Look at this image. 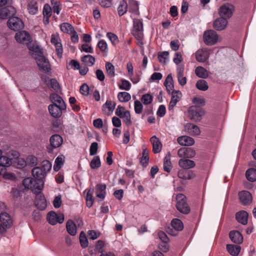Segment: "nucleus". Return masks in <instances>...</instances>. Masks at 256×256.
Wrapping results in <instances>:
<instances>
[{
    "label": "nucleus",
    "mask_w": 256,
    "mask_h": 256,
    "mask_svg": "<svg viewBox=\"0 0 256 256\" xmlns=\"http://www.w3.org/2000/svg\"><path fill=\"white\" fill-rule=\"evenodd\" d=\"M106 37L111 42L113 45H116L118 42V39L117 36L112 32H108Z\"/></svg>",
    "instance_id": "e2e57ef3"
},
{
    "label": "nucleus",
    "mask_w": 256,
    "mask_h": 256,
    "mask_svg": "<svg viewBox=\"0 0 256 256\" xmlns=\"http://www.w3.org/2000/svg\"><path fill=\"white\" fill-rule=\"evenodd\" d=\"M24 187L28 190H32L35 194H39L44 188V182L36 180L35 178L28 177L22 181Z\"/></svg>",
    "instance_id": "7ed1b4c3"
},
{
    "label": "nucleus",
    "mask_w": 256,
    "mask_h": 256,
    "mask_svg": "<svg viewBox=\"0 0 256 256\" xmlns=\"http://www.w3.org/2000/svg\"><path fill=\"white\" fill-rule=\"evenodd\" d=\"M171 155L170 153H168L164 159V169L165 172H170L172 166L170 161Z\"/></svg>",
    "instance_id": "e433bc0d"
},
{
    "label": "nucleus",
    "mask_w": 256,
    "mask_h": 256,
    "mask_svg": "<svg viewBox=\"0 0 256 256\" xmlns=\"http://www.w3.org/2000/svg\"><path fill=\"white\" fill-rule=\"evenodd\" d=\"M228 23V20L226 18L220 17L214 21L213 26L216 30H222L226 28Z\"/></svg>",
    "instance_id": "aec40b11"
},
{
    "label": "nucleus",
    "mask_w": 256,
    "mask_h": 256,
    "mask_svg": "<svg viewBox=\"0 0 256 256\" xmlns=\"http://www.w3.org/2000/svg\"><path fill=\"white\" fill-rule=\"evenodd\" d=\"M16 12L15 8L12 6H8L0 9V20H4L10 14Z\"/></svg>",
    "instance_id": "4be33fe9"
},
{
    "label": "nucleus",
    "mask_w": 256,
    "mask_h": 256,
    "mask_svg": "<svg viewBox=\"0 0 256 256\" xmlns=\"http://www.w3.org/2000/svg\"><path fill=\"white\" fill-rule=\"evenodd\" d=\"M66 230L72 236H75L76 234V228L75 224L72 220L66 222Z\"/></svg>",
    "instance_id": "58836bf2"
},
{
    "label": "nucleus",
    "mask_w": 256,
    "mask_h": 256,
    "mask_svg": "<svg viewBox=\"0 0 256 256\" xmlns=\"http://www.w3.org/2000/svg\"><path fill=\"white\" fill-rule=\"evenodd\" d=\"M128 4L126 0H122L120 2L118 8V14L120 16L124 15L127 11Z\"/></svg>",
    "instance_id": "a18cd8bd"
},
{
    "label": "nucleus",
    "mask_w": 256,
    "mask_h": 256,
    "mask_svg": "<svg viewBox=\"0 0 256 256\" xmlns=\"http://www.w3.org/2000/svg\"><path fill=\"white\" fill-rule=\"evenodd\" d=\"M172 227L176 230L180 231L184 228V224L178 218H174L172 220Z\"/></svg>",
    "instance_id": "37998d69"
},
{
    "label": "nucleus",
    "mask_w": 256,
    "mask_h": 256,
    "mask_svg": "<svg viewBox=\"0 0 256 256\" xmlns=\"http://www.w3.org/2000/svg\"><path fill=\"white\" fill-rule=\"evenodd\" d=\"M152 146V151L154 154L159 153L162 148V144L160 140L156 136H153L150 138Z\"/></svg>",
    "instance_id": "bb28decb"
},
{
    "label": "nucleus",
    "mask_w": 256,
    "mask_h": 256,
    "mask_svg": "<svg viewBox=\"0 0 256 256\" xmlns=\"http://www.w3.org/2000/svg\"><path fill=\"white\" fill-rule=\"evenodd\" d=\"M52 8L48 4H45L44 6L43 14L44 18L46 17L48 18H50L52 14Z\"/></svg>",
    "instance_id": "69168bd1"
},
{
    "label": "nucleus",
    "mask_w": 256,
    "mask_h": 256,
    "mask_svg": "<svg viewBox=\"0 0 256 256\" xmlns=\"http://www.w3.org/2000/svg\"><path fill=\"white\" fill-rule=\"evenodd\" d=\"M234 10V6L230 4H224L219 9V14L222 16L230 18Z\"/></svg>",
    "instance_id": "9b49d317"
},
{
    "label": "nucleus",
    "mask_w": 256,
    "mask_h": 256,
    "mask_svg": "<svg viewBox=\"0 0 256 256\" xmlns=\"http://www.w3.org/2000/svg\"><path fill=\"white\" fill-rule=\"evenodd\" d=\"M12 164L11 160L6 156H0V164L4 168L10 166Z\"/></svg>",
    "instance_id": "13d9d810"
},
{
    "label": "nucleus",
    "mask_w": 256,
    "mask_h": 256,
    "mask_svg": "<svg viewBox=\"0 0 256 256\" xmlns=\"http://www.w3.org/2000/svg\"><path fill=\"white\" fill-rule=\"evenodd\" d=\"M182 96V94L180 90H173L172 92V99L169 104L168 110H171L176 106Z\"/></svg>",
    "instance_id": "f3484780"
},
{
    "label": "nucleus",
    "mask_w": 256,
    "mask_h": 256,
    "mask_svg": "<svg viewBox=\"0 0 256 256\" xmlns=\"http://www.w3.org/2000/svg\"><path fill=\"white\" fill-rule=\"evenodd\" d=\"M50 82L48 86L52 88L54 90L58 91L60 89V86L58 81L56 79L52 78L50 79Z\"/></svg>",
    "instance_id": "338daca9"
},
{
    "label": "nucleus",
    "mask_w": 256,
    "mask_h": 256,
    "mask_svg": "<svg viewBox=\"0 0 256 256\" xmlns=\"http://www.w3.org/2000/svg\"><path fill=\"white\" fill-rule=\"evenodd\" d=\"M8 26L10 29L14 31L18 30L24 27L22 20L16 16L10 18L8 20Z\"/></svg>",
    "instance_id": "1a4fd4ad"
},
{
    "label": "nucleus",
    "mask_w": 256,
    "mask_h": 256,
    "mask_svg": "<svg viewBox=\"0 0 256 256\" xmlns=\"http://www.w3.org/2000/svg\"><path fill=\"white\" fill-rule=\"evenodd\" d=\"M123 120V122L128 126H129L132 124V122L131 120L130 112L128 110H126L123 114L122 116L120 117Z\"/></svg>",
    "instance_id": "864d4df0"
},
{
    "label": "nucleus",
    "mask_w": 256,
    "mask_h": 256,
    "mask_svg": "<svg viewBox=\"0 0 256 256\" xmlns=\"http://www.w3.org/2000/svg\"><path fill=\"white\" fill-rule=\"evenodd\" d=\"M52 164L50 161L48 160H43L38 166H36L32 168V176L34 178L40 182H44L43 180L45 178L47 174L52 169Z\"/></svg>",
    "instance_id": "f257e3e1"
},
{
    "label": "nucleus",
    "mask_w": 256,
    "mask_h": 256,
    "mask_svg": "<svg viewBox=\"0 0 256 256\" xmlns=\"http://www.w3.org/2000/svg\"><path fill=\"white\" fill-rule=\"evenodd\" d=\"M143 106L142 104L139 100L134 102V111L136 114H140L142 112Z\"/></svg>",
    "instance_id": "774afa93"
},
{
    "label": "nucleus",
    "mask_w": 256,
    "mask_h": 256,
    "mask_svg": "<svg viewBox=\"0 0 256 256\" xmlns=\"http://www.w3.org/2000/svg\"><path fill=\"white\" fill-rule=\"evenodd\" d=\"M229 236L231 240L236 244H241L243 241V236L241 233L237 230H233L230 232Z\"/></svg>",
    "instance_id": "c85d7f7f"
},
{
    "label": "nucleus",
    "mask_w": 256,
    "mask_h": 256,
    "mask_svg": "<svg viewBox=\"0 0 256 256\" xmlns=\"http://www.w3.org/2000/svg\"><path fill=\"white\" fill-rule=\"evenodd\" d=\"M118 86L120 90H128L131 88V84L128 80L122 79L119 83Z\"/></svg>",
    "instance_id": "4d7b16f0"
},
{
    "label": "nucleus",
    "mask_w": 256,
    "mask_h": 256,
    "mask_svg": "<svg viewBox=\"0 0 256 256\" xmlns=\"http://www.w3.org/2000/svg\"><path fill=\"white\" fill-rule=\"evenodd\" d=\"M132 34L136 38L137 44L142 47L144 45V28L142 20L134 19Z\"/></svg>",
    "instance_id": "f03ea898"
},
{
    "label": "nucleus",
    "mask_w": 256,
    "mask_h": 256,
    "mask_svg": "<svg viewBox=\"0 0 256 256\" xmlns=\"http://www.w3.org/2000/svg\"><path fill=\"white\" fill-rule=\"evenodd\" d=\"M179 166L185 170L190 169L196 166L194 160L189 159L180 158L178 162Z\"/></svg>",
    "instance_id": "cd10ccee"
},
{
    "label": "nucleus",
    "mask_w": 256,
    "mask_h": 256,
    "mask_svg": "<svg viewBox=\"0 0 256 256\" xmlns=\"http://www.w3.org/2000/svg\"><path fill=\"white\" fill-rule=\"evenodd\" d=\"M30 54L36 60L44 56L39 46L34 44H30L28 46Z\"/></svg>",
    "instance_id": "f8f14e48"
},
{
    "label": "nucleus",
    "mask_w": 256,
    "mask_h": 256,
    "mask_svg": "<svg viewBox=\"0 0 256 256\" xmlns=\"http://www.w3.org/2000/svg\"><path fill=\"white\" fill-rule=\"evenodd\" d=\"M35 204L36 206L41 210L45 209L46 206V200L43 196H38L36 199Z\"/></svg>",
    "instance_id": "c9c22d12"
},
{
    "label": "nucleus",
    "mask_w": 256,
    "mask_h": 256,
    "mask_svg": "<svg viewBox=\"0 0 256 256\" xmlns=\"http://www.w3.org/2000/svg\"><path fill=\"white\" fill-rule=\"evenodd\" d=\"M219 40L218 34L213 30H208L204 34V41L206 45L212 46Z\"/></svg>",
    "instance_id": "423d86ee"
},
{
    "label": "nucleus",
    "mask_w": 256,
    "mask_h": 256,
    "mask_svg": "<svg viewBox=\"0 0 256 256\" xmlns=\"http://www.w3.org/2000/svg\"><path fill=\"white\" fill-rule=\"evenodd\" d=\"M116 106L114 102L107 100L102 106V110L107 116H110L115 109Z\"/></svg>",
    "instance_id": "412c9836"
},
{
    "label": "nucleus",
    "mask_w": 256,
    "mask_h": 256,
    "mask_svg": "<svg viewBox=\"0 0 256 256\" xmlns=\"http://www.w3.org/2000/svg\"><path fill=\"white\" fill-rule=\"evenodd\" d=\"M65 160V157L63 155L58 156L55 160L54 164V170L56 172H58L62 168V166L64 164Z\"/></svg>",
    "instance_id": "72a5a7b5"
},
{
    "label": "nucleus",
    "mask_w": 256,
    "mask_h": 256,
    "mask_svg": "<svg viewBox=\"0 0 256 256\" xmlns=\"http://www.w3.org/2000/svg\"><path fill=\"white\" fill-rule=\"evenodd\" d=\"M167 90L170 92L174 88L173 79L172 74H168L164 82Z\"/></svg>",
    "instance_id": "de8ad7c7"
},
{
    "label": "nucleus",
    "mask_w": 256,
    "mask_h": 256,
    "mask_svg": "<svg viewBox=\"0 0 256 256\" xmlns=\"http://www.w3.org/2000/svg\"><path fill=\"white\" fill-rule=\"evenodd\" d=\"M106 68L107 74L110 77L114 76L115 68L114 66L109 62L106 64Z\"/></svg>",
    "instance_id": "5fc2aeb1"
},
{
    "label": "nucleus",
    "mask_w": 256,
    "mask_h": 256,
    "mask_svg": "<svg viewBox=\"0 0 256 256\" xmlns=\"http://www.w3.org/2000/svg\"><path fill=\"white\" fill-rule=\"evenodd\" d=\"M50 146L52 148H56L60 147L63 143L62 138L58 134H54L50 138Z\"/></svg>",
    "instance_id": "dca6fc26"
},
{
    "label": "nucleus",
    "mask_w": 256,
    "mask_h": 256,
    "mask_svg": "<svg viewBox=\"0 0 256 256\" xmlns=\"http://www.w3.org/2000/svg\"><path fill=\"white\" fill-rule=\"evenodd\" d=\"M169 53L168 52H163L158 56L160 62L162 64H166L168 61Z\"/></svg>",
    "instance_id": "bf43d9fd"
},
{
    "label": "nucleus",
    "mask_w": 256,
    "mask_h": 256,
    "mask_svg": "<svg viewBox=\"0 0 256 256\" xmlns=\"http://www.w3.org/2000/svg\"><path fill=\"white\" fill-rule=\"evenodd\" d=\"M184 129L188 134L192 136H198L200 133L199 127L193 124L188 123L186 124Z\"/></svg>",
    "instance_id": "b1692460"
},
{
    "label": "nucleus",
    "mask_w": 256,
    "mask_h": 256,
    "mask_svg": "<svg viewBox=\"0 0 256 256\" xmlns=\"http://www.w3.org/2000/svg\"><path fill=\"white\" fill-rule=\"evenodd\" d=\"M15 38L18 42L24 44H28L31 39L30 34L26 31L17 32Z\"/></svg>",
    "instance_id": "4468645a"
},
{
    "label": "nucleus",
    "mask_w": 256,
    "mask_h": 256,
    "mask_svg": "<svg viewBox=\"0 0 256 256\" xmlns=\"http://www.w3.org/2000/svg\"><path fill=\"white\" fill-rule=\"evenodd\" d=\"M148 154V150L146 148L143 149L142 156L140 160L142 165L146 166L148 164L149 160Z\"/></svg>",
    "instance_id": "6e6d98bb"
},
{
    "label": "nucleus",
    "mask_w": 256,
    "mask_h": 256,
    "mask_svg": "<svg viewBox=\"0 0 256 256\" xmlns=\"http://www.w3.org/2000/svg\"><path fill=\"white\" fill-rule=\"evenodd\" d=\"M152 96L150 94H145L142 97V101L144 104H150L152 101Z\"/></svg>",
    "instance_id": "0e129e2a"
},
{
    "label": "nucleus",
    "mask_w": 256,
    "mask_h": 256,
    "mask_svg": "<svg viewBox=\"0 0 256 256\" xmlns=\"http://www.w3.org/2000/svg\"><path fill=\"white\" fill-rule=\"evenodd\" d=\"M196 154L195 150L192 148H182L178 151V155L180 158H193Z\"/></svg>",
    "instance_id": "ddd939ff"
},
{
    "label": "nucleus",
    "mask_w": 256,
    "mask_h": 256,
    "mask_svg": "<svg viewBox=\"0 0 256 256\" xmlns=\"http://www.w3.org/2000/svg\"><path fill=\"white\" fill-rule=\"evenodd\" d=\"M38 68L44 72H48L50 70V65L48 60L45 58H41L36 60Z\"/></svg>",
    "instance_id": "2eb2a0df"
},
{
    "label": "nucleus",
    "mask_w": 256,
    "mask_h": 256,
    "mask_svg": "<svg viewBox=\"0 0 256 256\" xmlns=\"http://www.w3.org/2000/svg\"><path fill=\"white\" fill-rule=\"evenodd\" d=\"M98 46L100 50L104 53H107L108 52V46L106 42L102 40L98 44Z\"/></svg>",
    "instance_id": "052dcab7"
},
{
    "label": "nucleus",
    "mask_w": 256,
    "mask_h": 256,
    "mask_svg": "<svg viewBox=\"0 0 256 256\" xmlns=\"http://www.w3.org/2000/svg\"><path fill=\"white\" fill-rule=\"evenodd\" d=\"M66 105H58L56 104H51L48 107L50 114L54 118H59L62 114V111L66 109Z\"/></svg>",
    "instance_id": "6e6552de"
},
{
    "label": "nucleus",
    "mask_w": 256,
    "mask_h": 256,
    "mask_svg": "<svg viewBox=\"0 0 256 256\" xmlns=\"http://www.w3.org/2000/svg\"><path fill=\"white\" fill-rule=\"evenodd\" d=\"M50 98L52 103V104L66 105L62 98L58 94H50Z\"/></svg>",
    "instance_id": "4c0bfd02"
},
{
    "label": "nucleus",
    "mask_w": 256,
    "mask_h": 256,
    "mask_svg": "<svg viewBox=\"0 0 256 256\" xmlns=\"http://www.w3.org/2000/svg\"><path fill=\"white\" fill-rule=\"evenodd\" d=\"M93 192L94 189L89 190L86 193V206L90 208L94 203V198H93Z\"/></svg>",
    "instance_id": "8fccbe9b"
},
{
    "label": "nucleus",
    "mask_w": 256,
    "mask_h": 256,
    "mask_svg": "<svg viewBox=\"0 0 256 256\" xmlns=\"http://www.w3.org/2000/svg\"><path fill=\"white\" fill-rule=\"evenodd\" d=\"M0 220L2 224L7 228H10L12 224V220L10 214L6 212L0 214Z\"/></svg>",
    "instance_id": "7c9ffc66"
},
{
    "label": "nucleus",
    "mask_w": 256,
    "mask_h": 256,
    "mask_svg": "<svg viewBox=\"0 0 256 256\" xmlns=\"http://www.w3.org/2000/svg\"><path fill=\"white\" fill-rule=\"evenodd\" d=\"M237 221L242 224L246 225L248 223V213L244 210H240L236 214Z\"/></svg>",
    "instance_id": "2f4dec72"
},
{
    "label": "nucleus",
    "mask_w": 256,
    "mask_h": 256,
    "mask_svg": "<svg viewBox=\"0 0 256 256\" xmlns=\"http://www.w3.org/2000/svg\"><path fill=\"white\" fill-rule=\"evenodd\" d=\"M226 249L232 256H238L240 250V246L238 245L229 244H227Z\"/></svg>",
    "instance_id": "473e14b6"
},
{
    "label": "nucleus",
    "mask_w": 256,
    "mask_h": 256,
    "mask_svg": "<svg viewBox=\"0 0 256 256\" xmlns=\"http://www.w3.org/2000/svg\"><path fill=\"white\" fill-rule=\"evenodd\" d=\"M101 165L100 158L98 156L94 157L90 163V168L92 169H96L100 167Z\"/></svg>",
    "instance_id": "3c124183"
},
{
    "label": "nucleus",
    "mask_w": 256,
    "mask_h": 256,
    "mask_svg": "<svg viewBox=\"0 0 256 256\" xmlns=\"http://www.w3.org/2000/svg\"><path fill=\"white\" fill-rule=\"evenodd\" d=\"M176 74L178 82L181 86L186 85L187 82V78L184 76V66L179 65L176 67Z\"/></svg>",
    "instance_id": "6ab92c4d"
},
{
    "label": "nucleus",
    "mask_w": 256,
    "mask_h": 256,
    "mask_svg": "<svg viewBox=\"0 0 256 256\" xmlns=\"http://www.w3.org/2000/svg\"><path fill=\"white\" fill-rule=\"evenodd\" d=\"M246 178L250 182H254L256 180V170L254 168H249L246 172Z\"/></svg>",
    "instance_id": "79ce46f5"
},
{
    "label": "nucleus",
    "mask_w": 256,
    "mask_h": 256,
    "mask_svg": "<svg viewBox=\"0 0 256 256\" xmlns=\"http://www.w3.org/2000/svg\"><path fill=\"white\" fill-rule=\"evenodd\" d=\"M205 112L203 109L197 108L194 106L190 107L187 112L188 118L194 122H200Z\"/></svg>",
    "instance_id": "20e7f679"
},
{
    "label": "nucleus",
    "mask_w": 256,
    "mask_h": 256,
    "mask_svg": "<svg viewBox=\"0 0 256 256\" xmlns=\"http://www.w3.org/2000/svg\"><path fill=\"white\" fill-rule=\"evenodd\" d=\"M28 10L31 14H36L38 11V2L35 0L30 1L28 5Z\"/></svg>",
    "instance_id": "f704fd0d"
},
{
    "label": "nucleus",
    "mask_w": 256,
    "mask_h": 256,
    "mask_svg": "<svg viewBox=\"0 0 256 256\" xmlns=\"http://www.w3.org/2000/svg\"><path fill=\"white\" fill-rule=\"evenodd\" d=\"M196 74L199 78H206L208 76V72L202 66H198L195 70Z\"/></svg>",
    "instance_id": "ea45409f"
},
{
    "label": "nucleus",
    "mask_w": 256,
    "mask_h": 256,
    "mask_svg": "<svg viewBox=\"0 0 256 256\" xmlns=\"http://www.w3.org/2000/svg\"><path fill=\"white\" fill-rule=\"evenodd\" d=\"M178 176L180 178L184 180H190L194 178L196 174L192 170H180L178 172Z\"/></svg>",
    "instance_id": "393cba45"
},
{
    "label": "nucleus",
    "mask_w": 256,
    "mask_h": 256,
    "mask_svg": "<svg viewBox=\"0 0 256 256\" xmlns=\"http://www.w3.org/2000/svg\"><path fill=\"white\" fill-rule=\"evenodd\" d=\"M177 141L180 145L182 146H191L194 144V138L187 136H183L178 137L177 138Z\"/></svg>",
    "instance_id": "a878e982"
},
{
    "label": "nucleus",
    "mask_w": 256,
    "mask_h": 256,
    "mask_svg": "<svg viewBox=\"0 0 256 256\" xmlns=\"http://www.w3.org/2000/svg\"><path fill=\"white\" fill-rule=\"evenodd\" d=\"M196 86L198 90L202 91H206L208 88V83L204 80H198L196 84Z\"/></svg>",
    "instance_id": "603ef678"
},
{
    "label": "nucleus",
    "mask_w": 256,
    "mask_h": 256,
    "mask_svg": "<svg viewBox=\"0 0 256 256\" xmlns=\"http://www.w3.org/2000/svg\"><path fill=\"white\" fill-rule=\"evenodd\" d=\"M82 62L87 66H92L95 62V58L91 55H86L82 58Z\"/></svg>",
    "instance_id": "a19ab883"
},
{
    "label": "nucleus",
    "mask_w": 256,
    "mask_h": 256,
    "mask_svg": "<svg viewBox=\"0 0 256 256\" xmlns=\"http://www.w3.org/2000/svg\"><path fill=\"white\" fill-rule=\"evenodd\" d=\"M61 30L68 34H73L74 32V30L72 26L68 23H63L60 26Z\"/></svg>",
    "instance_id": "c03bdc74"
},
{
    "label": "nucleus",
    "mask_w": 256,
    "mask_h": 256,
    "mask_svg": "<svg viewBox=\"0 0 256 256\" xmlns=\"http://www.w3.org/2000/svg\"><path fill=\"white\" fill-rule=\"evenodd\" d=\"M96 196L100 198V200H102L106 194V186L105 184H97L96 188Z\"/></svg>",
    "instance_id": "c756f323"
},
{
    "label": "nucleus",
    "mask_w": 256,
    "mask_h": 256,
    "mask_svg": "<svg viewBox=\"0 0 256 256\" xmlns=\"http://www.w3.org/2000/svg\"><path fill=\"white\" fill-rule=\"evenodd\" d=\"M64 218L63 214H58L54 211L49 212L47 216L48 220L52 225H55L58 223L62 224L64 221Z\"/></svg>",
    "instance_id": "9d476101"
},
{
    "label": "nucleus",
    "mask_w": 256,
    "mask_h": 256,
    "mask_svg": "<svg viewBox=\"0 0 256 256\" xmlns=\"http://www.w3.org/2000/svg\"><path fill=\"white\" fill-rule=\"evenodd\" d=\"M79 239L80 246L82 248L88 246V242L86 234L83 231L80 233Z\"/></svg>",
    "instance_id": "09e8293b"
},
{
    "label": "nucleus",
    "mask_w": 256,
    "mask_h": 256,
    "mask_svg": "<svg viewBox=\"0 0 256 256\" xmlns=\"http://www.w3.org/2000/svg\"><path fill=\"white\" fill-rule=\"evenodd\" d=\"M118 98L121 102H127L130 100L131 96L129 93L123 92H118Z\"/></svg>",
    "instance_id": "49530a36"
},
{
    "label": "nucleus",
    "mask_w": 256,
    "mask_h": 256,
    "mask_svg": "<svg viewBox=\"0 0 256 256\" xmlns=\"http://www.w3.org/2000/svg\"><path fill=\"white\" fill-rule=\"evenodd\" d=\"M240 202L244 206L250 204L252 202V196L248 191H242L238 194Z\"/></svg>",
    "instance_id": "a211bd4d"
},
{
    "label": "nucleus",
    "mask_w": 256,
    "mask_h": 256,
    "mask_svg": "<svg viewBox=\"0 0 256 256\" xmlns=\"http://www.w3.org/2000/svg\"><path fill=\"white\" fill-rule=\"evenodd\" d=\"M50 42L54 46L58 56L61 58L63 52V48L59 34L57 33L52 34Z\"/></svg>",
    "instance_id": "0eeeda50"
},
{
    "label": "nucleus",
    "mask_w": 256,
    "mask_h": 256,
    "mask_svg": "<svg viewBox=\"0 0 256 256\" xmlns=\"http://www.w3.org/2000/svg\"><path fill=\"white\" fill-rule=\"evenodd\" d=\"M177 210L181 213L188 214L190 212V208L187 203L186 197L182 194H178L176 196Z\"/></svg>",
    "instance_id": "39448f33"
},
{
    "label": "nucleus",
    "mask_w": 256,
    "mask_h": 256,
    "mask_svg": "<svg viewBox=\"0 0 256 256\" xmlns=\"http://www.w3.org/2000/svg\"><path fill=\"white\" fill-rule=\"evenodd\" d=\"M209 57V52L206 49H200L196 52V58L198 62H204Z\"/></svg>",
    "instance_id": "5701e85b"
},
{
    "label": "nucleus",
    "mask_w": 256,
    "mask_h": 256,
    "mask_svg": "<svg viewBox=\"0 0 256 256\" xmlns=\"http://www.w3.org/2000/svg\"><path fill=\"white\" fill-rule=\"evenodd\" d=\"M192 103L198 106H204L206 104V101L204 98L200 97H194L192 100Z\"/></svg>",
    "instance_id": "680f3d73"
}]
</instances>
